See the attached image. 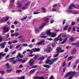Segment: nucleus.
<instances>
[{"label":"nucleus","mask_w":79,"mask_h":79,"mask_svg":"<svg viewBox=\"0 0 79 79\" xmlns=\"http://www.w3.org/2000/svg\"><path fill=\"white\" fill-rule=\"evenodd\" d=\"M18 55H19V56H20L21 58H23V55H21V53H19L18 54Z\"/></svg>","instance_id":"54"},{"label":"nucleus","mask_w":79,"mask_h":79,"mask_svg":"<svg viewBox=\"0 0 79 79\" xmlns=\"http://www.w3.org/2000/svg\"><path fill=\"white\" fill-rule=\"evenodd\" d=\"M19 68H23V64H21V65H20L19 67Z\"/></svg>","instance_id":"45"},{"label":"nucleus","mask_w":79,"mask_h":79,"mask_svg":"<svg viewBox=\"0 0 79 79\" xmlns=\"http://www.w3.org/2000/svg\"><path fill=\"white\" fill-rule=\"evenodd\" d=\"M70 6L72 7V8H76V6L74 5V4H70Z\"/></svg>","instance_id":"39"},{"label":"nucleus","mask_w":79,"mask_h":79,"mask_svg":"<svg viewBox=\"0 0 79 79\" xmlns=\"http://www.w3.org/2000/svg\"><path fill=\"white\" fill-rule=\"evenodd\" d=\"M17 42H18V40H14V41H13V44H15V43H17Z\"/></svg>","instance_id":"58"},{"label":"nucleus","mask_w":79,"mask_h":79,"mask_svg":"<svg viewBox=\"0 0 79 79\" xmlns=\"http://www.w3.org/2000/svg\"><path fill=\"white\" fill-rule=\"evenodd\" d=\"M5 19H2L1 21H0V24H1L2 23H5Z\"/></svg>","instance_id":"31"},{"label":"nucleus","mask_w":79,"mask_h":79,"mask_svg":"<svg viewBox=\"0 0 79 79\" xmlns=\"http://www.w3.org/2000/svg\"><path fill=\"white\" fill-rule=\"evenodd\" d=\"M45 25H47V23H42V26H40L39 27V29H42V28H43V27H44Z\"/></svg>","instance_id":"13"},{"label":"nucleus","mask_w":79,"mask_h":79,"mask_svg":"<svg viewBox=\"0 0 79 79\" xmlns=\"http://www.w3.org/2000/svg\"><path fill=\"white\" fill-rule=\"evenodd\" d=\"M35 32L36 34H38L39 32V28H35Z\"/></svg>","instance_id":"17"},{"label":"nucleus","mask_w":79,"mask_h":79,"mask_svg":"<svg viewBox=\"0 0 79 79\" xmlns=\"http://www.w3.org/2000/svg\"><path fill=\"white\" fill-rule=\"evenodd\" d=\"M67 12H69V13H71V12H73L74 11L72 10H67Z\"/></svg>","instance_id":"38"},{"label":"nucleus","mask_w":79,"mask_h":79,"mask_svg":"<svg viewBox=\"0 0 79 79\" xmlns=\"http://www.w3.org/2000/svg\"><path fill=\"white\" fill-rule=\"evenodd\" d=\"M68 25H65V27H64L63 29L64 31H66L67 29H68Z\"/></svg>","instance_id":"21"},{"label":"nucleus","mask_w":79,"mask_h":79,"mask_svg":"<svg viewBox=\"0 0 79 79\" xmlns=\"http://www.w3.org/2000/svg\"><path fill=\"white\" fill-rule=\"evenodd\" d=\"M77 52L76 49V48H73L71 52V53L72 55H75L76 53Z\"/></svg>","instance_id":"6"},{"label":"nucleus","mask_w":79,"mask_h":79,"mask_svg":"<svg viewBox=\"0 0 79 79\" xmlns=\"http://www.w3.org/2000/svg\"><path fill=\"white\" fill-rule=\"evenodd\" d=\"M76 74H77V73L75 72L70 71L66 73L64 76V77H65L66 78L68 77V76H73L74 75L76 76Z\"/></svg>","instance_id":"2"},{"label":"nucleus","mask_w":79,"mask_h":79,"mask_svg":"<svg viewBox=\"0 0 79 79\" xmlns=\"http://www.w3.org/2000/svg\"><path fill=\"white\" fill-rule=\"evenodd\" d=\"M50 61V60L49 59H48L45 62V64H48V63H49Z\"/></svg>","instance_id":"30"},{"label":"nucleus","mask_w":79,"mask_h":79,"mask_svg":"<svg viewBox=\"0 0 79 79\" xmlns=\"http://www.w3.org/2000/svg\"><path fill=\"white\" fill-rule=\"evenodd\" d=\"M44 21H45V22H46V23H48L49 21H50V19L48 18H47L45 17H44Z\"/></svg>","instance_id":"10"},{"label":"nucleus","mask_w":79,"mask_h":79,"mask_svg":"<svg viewBox=\"0 0 79 79\" xmlns=\"http://www.w3.org/2000/svg\"><path fill=\"white\" fill-rule=\"evenodd\" d=\"M56 51L57 54L54 56V57H57V56L59 55L60 52L63 53L64 52L65 50H62V48L61 47H57L56 49Z\"/></svg>","instance_id":"1"},{"label":"nucleus","mask_w":79,"mask_h":79,"mask_svg":"<svg viewBox=\"0 0 79 79\" xmlns=\"http://www.w3.org/2000/svg\"><path fill=\"white\" fill-rule=\"evenodd\" d=\"M15 58V57H12L11 58H9V59H7V60H10L9 61H10V62H13V61H14V60Z\"/></svg>","instance_id":"18"},{"label":"nucleus","mask_w":79,"mask_h":79,"mask_svg":"<svg viewBox=\"0 0 79 79\" xmlns=\"http://www.w3.org/2000/svg\"><path fill=\"white\" fill-rule=\"evenodd\" d=\"M44 35H45V33H44V32L41 33L40 35L41 38H45L48 37V36H44Z\"/></svg>","instance_id":"7"},{"label":"nucleus","mask_w":79,"mask_h":79,"mask_svg":"<svg viewBox=\"0 0 79 79\" xmlns=\"http://www.w3.org/2000/svg\"><path fill=\"white\" fill-rule=\"evenodd\" d=\"M49 79H54V77L53 76V75H52L50 77Z\"/></svg>","instance_id":"64"},{"label":"nucleus","mask_w":79,"mask_h":79,"mask_svg":"<svg viewBox=\"0 0 79 79\" xmlns=\"http://www.w3.org/2000/svg\"><path fill=\"white\" fill-rule=\"evenodd\" d=\"M14 62L13 63V64H15V63H16L17 62H18L17 60H14V61H13Z\"/></svg>","instance_id":"49"},{"label":"nucleus","mask_w":79,"mask_h":79,"mask_svg":"<svg viewBox=\"0 0 79 79\" xmlns=\"http://www.w3.org/2000/svg\"><path fill=\"white\" fill-rule=\"evenodd\" d=\"M22 45L23 46H24V47H27V44H22Z\"/></svg>","instance_id":"51"},{"label":"nucleus","mask_w":79,"mask_h":79,"mask_svg":"<svg viewBox=\"0 0 79 79\" xmlns=\"http://www.w3.org/2000/svg\"><path fill=\"white\" fill-rule=\"evenodd\" d=\"M15 37H17V36H18V35H19V33H18L16 32L15 33Z\"/></svg>","instance_id":"40"},{"label":"nucleus","mask_w":79,"mask_h":79,"mask_svg":"<svg viewBox=\"0 0 79 79\" xmlns=\"http://www.w3.org/2000/svg\"><path fill=\"white\" fill-rule=\"evenodd\" d=\"M20 40L22 42H24L25 41V40H24V39H21Z\"/></svg>","instance_id":"60"},{"label":"nucleus","mask_w":79,"mask_h":79,"mask_svg":"<svg viewBox=\"0 0 79 79\" xmlns=\"http://www.w3.org/2000/svg\"><path fill=\"white\" fill-rule=\"evenodd\" d=\"M56 33H55L53 34V35H52L50 36L51 37H56Z\"/></svg>","instance_id":"26"},{"label":"nucleus","mask_w":79,"mask_h":79,"mask_svg":"<svg viewBox=\"0 0 79 79\" xmlns=\"http://www.w3.org/2000/svg\"><path fill=\"white\" fill-rule=\"evenodd\" d=\"M21 79H24V78H25V76H21L20 77Z\"/></svg>","instance_id":"56"},{"label":"nucleus","mask_w":79,"mask_h":79,"mask_svg":"<svg viewBox=\"0 0 79 79\" xmlns=\"http://www.w3.org/2000/svg\"><path fill=\"white\" fill-rule=\"evenodd\" d=\"M73 58V57L72 56H70L68 58V59L69 60H72Z\"/></svg>","instance_id":"36"},{"label":"nucleus","mask_w":79,"mask_h":79,"mask_svg":"<svg viewBox=\"0 0 79 79\" xmlns=\"http://www.w3.org/2000/svg\"><path fill=\"white\" fill-rule=\"evenodd\" d=\"M57 60H58V59L57 58H55L52 59V61L53 62H55V61H57Z\"/></svg>","instance_id":"28"},{"label":"nucleus","mask_w":79,"mask_h":79,"mask_svg":"<svg viewBox=\"0 0 79 79\" xmlns=\"http://www.w3.org/2000/svg\"><path fill=\"white\" fill-rule=\"evenodd\" d=\"M22 72V70H17L16 71V73H19Z\"/></svg>","instance_id":"29"},{"label":"nucleus","mask_w":79,"mask_h":79,"mask_svg":"<svg viewBox=\"0 0 79 79\" xmlns=\"http://www.w3.org/2000/svg\"><path fill=\"white\" fill-rule=\"evenodd\" d=\"M45 59V57L42 56L39 58H38V60L39 61H43Z\"/></svg>","instance_id":"14"},{"label":"nucleus","mask_w":79,"mask_h":79,"mask_svg":"<svg viewBox=\"0 0 79 79\" xmlns=\"http://www.w3.org/2000/svg\"><path fill=\"white\" fill-rule=\"evenodd\" d=\"M15 0H12L10 2V6L11 5H13V2H14Z\"/></svg>","instance_id":"34"},{"label":"nucleus","mask_w":79,"mask_h":79,"mask_svg":"<svg viewBox=\"0 0 79 79\" xmlns=\"http://www.w3.org/2000/svg\"><path fill=\"white\" fill-rule=\"evenodd\" d=\"M34 63H35L34 60L32 59L29 61V64L30 66H33V65H34Z\"/></svg>","instance_id":"4"},{"label":"nucleus","mask_w":79,"mask_h":79,"mask_svg":"<svg viewBox=\"0 0 79 79\" xmlns=\"http://www.w3.org/2000/svg\"><path fill=\"white\" fill-rule=\"evenodd\" d=\"M21 46V45H17L16 46V48H19V47Z\"/></svg>","instance_id":"62"},{"label":"nucleus","mask_w":79,"mask_h":79,"mask_svg":"<svg viewBox=\"0 0 79 79\" xmlns=\"http://www.w3.org/2000/svg\"><path fill=\"white\" fill-rule=\"evenodd\" d=\"M68 40V38H66L64 39V41L65 43L66 42V40Z\"/></svg>","instance_id":"52"},{"label":"nucleus","mask_w":79,"mask_h":79,"mask_svg":"<svg viewBox=\"0 0 79 79\" xmlns=\"http://www.w3.org/2000/svg\"><path fill=\"white\" fill-rule=\"evenodd\" d=\"M0 46H1V48H4V47H5V45H4V44H0Z\"/></svg>","instance_id":"43"},{"label":"nucleus","mask_w":79,"mask_h":79,"mask_svg":"<svg viewBox=\"0 0 79 79\" xmlns=\"http://www.w3.org/2000/svg\"><path fill=\"white\" fill-rule=\"evenodd\" d=\"M78 44V43H73L72 45H76Z\"/></svg>","instance_id":"47"},{"label":"nucleus","mask_w":79,"mask_h":79,"mask_svg":"<svg viewBox=\"0 0 79 79\" xmlns=\"http://www.w3.org/2000/svg\"><path fill=\"white\" fill-rule=\"evenodd\" d=\"M6 66L7 67V68H10L9 67V63H7L6 64Z\"/></svg>","instance_id":"55"},{"label":"nucleus","mask_w":79,"mask_h":79,"mask_svg":"<svg viewBox=\"0 0 79 79\" xmlns=\"http://www.w3.org/2000/svg\"><path fill=\"white\" fill-rule=\"evenodd\" d=\"M40 51V48H34V52H38Z\"/></svg>","instance_id":"11"},{"label":"nucleus","mask_w":79,"mask_h":79,"mask_svg":"<svg viewBox=\"0 0 79 79\" xmlns=\"http://www.w3.org/2000/svg\"><path fill=\"white\" fill-rule=\"evenodd\" d=\"M46 34L47 35H52V34H53V33L52 32H51V30H49L47 31Z\"/></svg>","instance_id":"9"},{"label":"nucleus","mask_w":79,"mask_h":79,"mask_svg":"<svg viewBox=\"0 0 79 79\" xmlns=\"http://www.w3.org/2000/svg\"><path fill=\"white\" fill-rule=\"evenodd\" d=\"M34 52V49H32L30 51V53L31 55H32V53H33Z\"/></svg>","instance_id":"33"},{"label":"nucleus","mask_w":79,"mask_h":79,"mask_svg":"<svg viewBox=\"0 0 79 79\" xmlns=\"http://www.w3.org/2000/svg\"><path fill=\"white\" fill-rule=\"evenodd\" d=\"M75 24H76V23H75L74 22H72L71 23V25L72 26H74Z\"/></svg>","instance_id":"48"},{"label":"nucleus","mask_w":79,"mask_h":79,"mask_svg":"<svg viewBox=\"0 0 79 79\" xmlns=\"http://www.w3.org/2000/svg\"><path fill=\"white\" fill-rule=\"evenodd\" d=\"M51 50H52V48L51 47H48L46 49V52L47 53L50 52Z\"/></svg>","instance_id":"8"},{"label":"nucleus","mask_w":79,"mask_h":79,"mask_svg":"<svg viewBox=\"0 0 79 79\" xmlns=\"http://www.w3.org/2000/svg\"><path fill=\"white\" fill-rule=\"evenodd\" d=\"M0 73L1 74H4L5 73V72L4 71H0Z\"/></svg>","instance_id":"32"},{"label":"nucleus","mask_w":79,"mask_h":79,"mask_svg":"<svg viewBox=\"0 0 79 79\" xmlns=\"http://www.w3.org/2000/svg\"><path fill=\"white\" fill-rule=\"evenodd\" d=\"M22 58H23V57H21V56H19V55H18V56H16V58H17V59Z\"/></svg>","instance_id":"41"},{"label":"nucleus","mask_w":79,"mask_h":79,"mask_svg":"<svg viewBox=\"0 0 79 79\" xmlns=\"http://www.w3.org/2000/svg\"><path fill=\"white\" fill-rule=\"evenodd\" d=\"M52 11H56V9H55V8H53L52 9Z\"/></svg>","instance_id":"57"},{"label":"nucleus","mask_w":79,"mask_h":79,"mask_svg":"<svg viewBox=\"0 0 79 79\" xmlns=\"http://www.w3.org/2000/svg\"><path fill=\"white\" fill-rule=\"evenodd\" d=\"M68 32H70V31H71V27H69L68 29Z\"/></svg>","instance_id":"27"},{"label":"nucleus","mask_w":79,"mask_h":79,"mask_svg":"<svg viewBox=\"0 0 79 79\" xmlns=\"http://www.w3.org/2000/svg\"><path fill=\"white\" fill-rule=\"evenodd\" d=\"M27 8H28V7H26L25 6L21 7V9H22V10H26V9H27Z\"/></svg>","instance_id":"24"},{"label":"nucleus","mask_w":79,"mask_h":79,"mask_svg":"<svg viewBox=\"0 0 79 79\" xmlns=\"http://www.w3.org/2000/svg\"><path fill=\"white\" fill-rule=\"evenodd\" d=\"M44 67L45 68H48V69H49V68H50V67L49 66V65L47 64H44L43 65Z\"/></svg>","instance_id":"19"},{"label":"nucleus","mask_w":79,"mask_h":79,"mask_svg":"<svg viewBox=\"0 0 79 79\" xmlns=\"http://www.w3.org/2000/svg\"><path fill=\"white\" fill-rule=\"evenodd\" d=\"M74 37H71V38H70L69 39V41H70V42H73V41H74Z\"/></svg>","instance_id":"22"},{"label":"nucleus","mask_w":79,"mask_h":79,"mask_svg":"<svg viewBox=\"0 0 79 79\" xmlns=\"http://www.w3.org/2000/svg\"><path fill=\"white\" fill-rule=\"evenodd\" d=\"M52 46L53 48H55L56 47V43L54 42L52 44Z\"/></svg>","instance_id":"20"},{"label":"nucleus","mask_w":79,"mask_h":79,"mask_svg":"<svg viewBox=\"0 0 79 79\" xmlns=\"http://www.w3.org/2000/svg\"><path fill=\"white\" fill-rule=\"evenodd\" d=\"M37 58V56L35 55V56L34 57V59L35 60H36Z\"/></svg>","instance_id":"63"},{"label":"nucleus","mask_w":79,"mask_h":79,"mask_svg":"<svg viewBox=\"0 0 79 79\" xmlns=\"http://www.w3.org/2000/svg\"><path fill=\"white\" fill-rule=\"evenodd\" d=\"M45 40H42L40 42H39L35 44V45L36 46H37V45H41V44H43Z\"/></svg>","instance_id":"5"},{"label":"nucleus","mask_w":79,"mask_h":79,"mask_svg":"<svg viewBox=\"0 0 79 79\" xmlns=\"http://www.w3.org/2000/svg\"><path fill=\"white\" fill-rule=\"evenodd\" d=\"M3 33H6L9 31V28L6 27H4L3 28Z\"/></svg>","instance_id":"3"},{"label":"nucleus","mask_w":79,"mask_h":79,"mask_svg":"<svg viewBox=\"0 0 79 79\" xmlns=\"http://www.w3.org/2000/svg\"><path fill=\"white\" fill-rule=\"evenodd\" d=\"M66 64V62H64L63 63L62 66L63 67H64L65 66Z\"/></svg>","instance_id":"50"},{"label":"nucleus","mask_w":79,"mask_h":79,"mask_svg":"<svg viewBox=\"0 0 79 79\" xmlns=\"http://www.w3.org/2000/svg\"><path fill=\"white\" fill-rule=\"evenodd\" d=\"M30 3H31V2H28L25 3V6L27 8H28V7H27L28 6H29V4H30Z\"/></svg>","instance_id":"16"},{"label":"nucleus","mask_w":79,"mask_h":79,"mask_svg":"<svg viewBox=\"0 0 79 79\" xmlns=\"http://www.w3.org/2000/svg\"><path fill=\"white\" fill-rule=\"evenodd\" d=\"M6 54L5 53L3 54V52H2L0 53V60H1V56H4Z\"/></svg>","instance_id":"15"},{"label":"nucleus","mask_w":79,"mask_h":79,"mask_svg":"<svg viewBox=\"0 0 79 79\" xmlns=\"http://www.w3.org/2000/svg\"><path fill=\"white\" fill-rule=\"evenodd\" d=\"M8 52V48H6L5 49V52Z\"/></svg>","instance_id":"46"},{"label":"nucleus","mask_w":79,"mask_h":79,"mask_svg":"<svg viewBox=\"0 0 79 79\" xmlns=\"http://www.w3.org/2000/svg\"><path fill=\"white\" fill-rule=\"evenodd\" d=\"M69 10H71L73 9V7L71 6H69Z\"/></svg>","instance_id":"59"},{"label":"nucleus","mask_w":79,"mask_h":79,"mask_svg":"<svg viewBox=\"0 0 79 79\" xmlns=\"http://www.w3.org/2000/svg\"><path fill=\"white\" fill-rule=\"evenodd\" d=\"M50 63H48V64L49 65H52V64H53L54 63V62H53L52 60H50V61L49 62Z\"/></svg>","instance_id":"23"},{"label":"nucleus","mask_w":79,"mask_h":79,"mask_svg":"<svg viewBox=\"0 0 79 79\" xmlns=\"http://www.w3.org/2000/svg\"><path fill=\"white\" fill-rule=\"evenodd\" d=\"M61 35H62L61 34H60L57 37V38H56L55 39H54V41H55V42L58 41L59 40L58 39H59V38H60V37L61 36Z\"/></svg>","instance_id":"12"},{"label":"nucleus","mask_w":79,"mask_h":79,"mask_svg":"<svg viewBox=\"0 0 79 79\" xmlns=\"http://www.w3.org/2000/svg\"><path fill=\"white\" fill-rule=\"evenodd\" d=\"M35 71V69H32L30 71V73H34V71Z\"/></svg>","instance_id":"44"},{"label":"nucleus","mask_w":79,"mask_h":79,"mask_svg":"<svg viewBox=\"0 0 79 79\" xmlns=\"http://www.w3.org/2000/svg\"><path fill=\"white\" fill-rule=\"evenodd\" d=\"M9 18H10V17H6V18L5 19H4L5 20V21H8V20Z\"/></svg>","instance_id":"35"},{"label":"nucleus","mask_w":79,"mask_h":79,"mask_svg":"<svg viewBox=\"0 0 79 79\" xmlns=\"http://www.w3.org/2000/svg\"><path fill=\"white\" fill-rule=\"evenodd\" d=\"M16 50L13 51L11 53L12 55H14V54H16Z\"/></svg>","instance_id":"37"},{"label":"nucleus","mask_w":79,"mask_h":79,"mask_svg":"<svg viewBox=\"0 0 79 79\" xmlns=\"http://www.w3.org/2000/svg\"><path fill=\"white\" fill-rule=\"evenodd\" d=\"M79 63V59H76V62L75 63V64H77L78 63Z\"/></svg>","instance_id":"25"},{"label":"nucleus","mask_w":79,"mask_h":79,"mask_svg":"<svg viewBox=\"0 0 79 79\" xmlns=\"http://www.w3.org/2000/svg\"><path fill=\"white\" fill-rule=\"evenodd\" d=\"M75 31H76V28H75V27H74L73 28V32H74Z\"/></svg>","instance_id":"61"},{"label":"nucleus","mask_w":79,"mask_h":79,"mask_svg":"<svg viewBox=\"0 0 79 79\" xmlns=\"http://www.w3.org/2000/svg\"><path fill=\"white\" fill-rule=\"evenodd\" d=\"M58 40H59V41L60 42H61V41H62L63 40V39H62V38H61V37H60L59 38H58Z\"/></svg>","instance_id":"42"},{"label":"nucleus","mask_w":79,"mask_h":79,"mask_svg":"<svg viewBox=\"0 0 79 79\" xmlns=\"http://www.w3.org/2000/svg\"><path fill=\"white\" fill-rule=\"evenodd\" d=\"M37 67V65H34L32 67V68H36Z\"/></svg>","instance_id":"53"}]
</instances>
